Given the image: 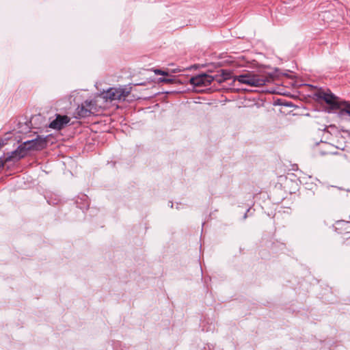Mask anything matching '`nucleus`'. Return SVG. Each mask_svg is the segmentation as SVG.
<instances>
[{
  "instance_id": "1",
  "label": "nucleus",
  "mask_w": 350,
  "mask_h": 350,
  "mask_svg": "<svg viewBox=\"0 0 350 350\" xmlns=\"http://www.w3.org/2000/svg\"><path fill=\"white\" fill-rule=\"evenodd\" d=\"M314 95L319 100L325 101L332 110L339 109L341 115L347 114L350 116V103L340 100L330 90L321 89Z\"/></svg>"
},
{
  "instance_id": "2",
  "label": "nucleus",
  "mask_w": 350,
  "mask_h": 350,
  "mask_svg": "<svg viewBox=\"0 0 350 350\" xmlns=\"http://www.w3.org/2000/svg\"><path fill=\"white\" fill-rule=\"evenodd\" d=\"M233 81L252 87H258L264 85L268 81V79L265 76L247 72L243 75L234 76Z\"/></svg>"
},
{
  "instance_id": "3",
  "label": "nucleus",
  "mask_w": 350,
  "mask_h": 350,
  "mask_svg": "<svg viewBox=\"0 0 350 350\" xmlns=\"http://www.w3.org/2000/svg\"><path fill=\"white\" fill-rule=\"evenodd\" d=\"M130 94V90L127 88H111L107 91L103 92L97 99L103 100L105 102H111L113 100H124Z\"/></svg>"
},
{
  "instance_id": "4",
  "label": "nucleus",
  "mask_w": 350,
  "mask_h": 350,
  "mask_svg": "<svg viewBox=\"0 0 350 350\" xmlns=\"http://www.w3.org/2000/svg\"><path fill=\"white\" fill-rule=\"evenodd\" d=\"M100 100H85L81 105L78 106L76 109V113L79 118H85L90 116L91 114H94L98 112L97 109L96 103Z\"/></svg>"
},
{
  "instance_id": "5",
  "label": "nucleus",
  "mask_w": 350,
  "mask_h": 350,
  "mask_svg": "<svg viewBox=\"0 0 350 350\" xmlns=\"http://www.w3.org/2000/svg\"><path fill=\"white\" fill-rule=\"evenodd\" d=\"M189 81L191 85L196 87L208 86L213 81V78H212V75L201 74L191 77Z\"/></svg>"
},
{
  "instance_id": "6",
  "label": "nucleus",
  "mask_w": 350,
  "mask_h": 350,
  "mask_svg": "<svg viewBox=\"0 0 350 350\" xmlns=\"http://www.w3.org/2000/svg\"><path fill=\"white\" fill-rule=\"evenodd\" d=\"M46 140L45 139L38 137L35 139L28 141L24 143L25 149L39 150L44 149L46 146Z\"/></svg>"
},
{
  "instance_id": "7",
  "label": "nucleus",
  "mask_w": 350,
  "mask_h": 350,
  "mask_svg": "<svg viewBox=\"0 0 350 350\" xmlns=\"http://www.w3.org/2000/svg\"><path fill=\"white\" fill-rule=\"evenodd\" d=\"M70 120V119L68 116L57 114L56 118L50 123L49 127L53 129L60 130L66 126Z\"/></svg>"
},
{
  "instance_id": "8",
  "label": "nucleus",
  "mask_w": 350,
  "mask_h": 350,
  "mask_svg": "<svg viewBox=\"0 0 350 350\" xmlns=\"http://www.w3.org/2000/svg\"><path fill=\"white\" fill-rule=\"evenodd\" d=\"M221 74V76L224 77V78H225V81L229 79H231L234 77V76H232L231 75V72L230 71H228L226 70H221L220 71Z\"/></svg>"
},
{
  "instance_id": "9",
  "label": "nucleus",
  "mask_w": 350,
  "mask_h": 350,
  "mask_svg": "<svg viewBox=\"0 0 350 350\" xmlns=\"http://www.w3.org/2000/svg\"><path fill=\"white\" fill-rule=\"evenodd\" d=\"M212 78H213V81H215L219 83H221L222 82L225 81V78H224V77L221 76V72L215 75L214 76L212 75Z\"/></svg>"
},
{
  "instance_id": "10",
  "label": "nucleus",
  "mask_w": 350,
  "mask_h": 350,
  "mask_svg": "<svg viewBox=\"0 0 350 350\" xmlns=\"http://www.w3.org/2000/svg\"><path fill=\"white\" fill-rule=\"evenodd\" d=\"M18 152V151L16 150L14 152H13V154H14V156H13L14 158L19 159L23 158V157H25V152H24V150L23 149H21L19 150V152Z\"/></svg>"
},
{
  "instance_id": "11",
  "label": "nucleus",
  "mask_w": 350,
  "mask_h": 350,
  "mask_svg": "<svg viewBox=\"0 0 350 350\" xmlns=\"http://www.w3.org/2000/svg\"><path fill=\"white\" fill-rule=\"evenodd\" d=\"M154 72L156 74V75H165V76H167L168 74L167 72H165V71H163L161 70H159V69H155L154 70Z\"/></svg>"
},
{
  "instance_id": "12",
  "label": "nucleus",
  "mask_w": 350,
  "mask_h": 350,
  "mask_svg": "<svg viewBox=\"0 0 350 350\" xmlns=\"http://www.w3.org/2000/svg\"><path fill=\"white\" fill-rule=\"evenodd\" d=\"M172 81L173 80L172 79H169V78H159L160 82H163L165 83H171L172 82Z\"/></svg>"
}]
</instances>
